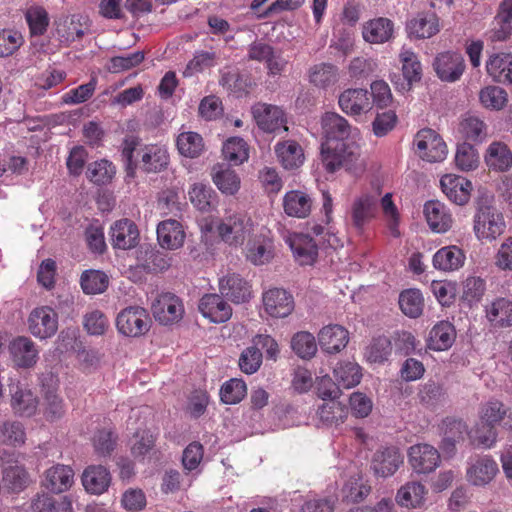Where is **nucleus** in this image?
Segmentation results:
<instances>
[{
    "label": "nucleus",
    "instance_id": "f257e3e1",
    "mask_svg": "<svg viewBox=\"0 0 512 512\" xmlns=\"http://www.w3.org/2000/svg\"><path fill=\"white\" fill-rule=\"evenodd\" d=\"M360 156V147L354 140L343 142L324 141L321 144L322 164L326 171L330 173L340 168L353 173L362 171L364 163Z\"/></svg>",
    "mask_w": 512,
    "mask_h": 512
},
{
    "label": "nucleus",
    "instance_id": "f03ea898",
    "mask_svg": "<svg viewBox=\"0 0 512 512\" xmlns=\"http://www.w3.org/2000/svg\"><path fill=\"white\" fill-rule=\"evenodd\" d=\"M506 229L503 214L494 205L492 195L483 194L476 200V210L473 218V230L479 240L494 241Z\"/></svg>",
    "mask_w": 512,
    "mask_h": 512
},
{
    "label": "nucleus",
    "instance_id": "7ed1b4c3",
    "mask_svg": "<svg viewBox=\"0 0 512 512\" xmlns=\"http://www.w3.org/2000/svg\"><path fill=\"white\" fill-rule=\"evenodd\" d=\"M326 384H330V379L322 380L319 393L322 399L329 398L328 402H324L317 409L319 421L327 427H338L343 424L349 414L346 405L335 399L338 397V388H325Z\"/></svg>",
    "mask_w": 512,
    "mask_h": 512
},
{
    "label": "nucleus",
    "instance_id": "20e7f679",
    "mask_svg": "<svg viewBox=\"0 0 512 512\" xmlns=\"http://www.w3.org/2000/svg\"><path fill=\"white\" fill-rule=\"evenodd\" d=\"M253 231V222L246 214L234 213L224 217L217 226L221 240L229 246H241Z\"/></svg>",
    "mask_w": 512,
    "mask_h": 512
},
{
    "label": "nucleus",
    "instance_id": "39448f33",
    "mask_svg": "<svg viewBox=\"0 0 512 512\" xmlns=\"http://www.w3.org/2000/svg\"><path fill=\"white\" fill-rule=\"evenodd\" d=\"M152 320L148 311L140 306H129L122 309L116 318L119 333L127 337H140L151 328Z\"/></svg>",
    "mask_w": 512,
    "mask_h": 512
},
{
    "label": "nucleus",
    "instance_id": "423d86ee",
    "mask_svg": "<svg viewBox=\"0 0 512 512\" xmlns=\"http://www.w3.org/2000/svg\"><path fill=\"white\" fill-rule=\"evenodd\" d=\"M419 157L427 162L443 161L448 153L447 145L442 137L434 130L427 128L417 132L414 138Z\"/></svg>",
    "mask_w": 512,
    "mask_h": 512
},
{
    "label": "nucleus",
    "instance_id": "0eeeda50",
    "mask_svg": "<svg viewBox=\"0 0 512 512\" xmlns=\"http://www.w3.org/2000/svg\"><path fill=\"white\" fill-rule=\"evenodd\" d=\"M151 310L156 321L162 325L179 322L184 314L180 298L172 293H162L152 302Z\"/></svg>",
    "mask_w": 512,
    "mask_h": 512
},
{
    "label": "nucleus",
    "instance_id": "6e6552de",
    "mask_svg": "<svg viewBox=\"0 0 512 512\" xmlns=\"http://www.w3.org/2000/svg\"><path fill=\"white\" fill-rule=\"evenodd\" d=\"M28 329L39 339L51 338L58 330V314L49 306L34 308L28 317Z\"/></svg>",
    "mask_w": 512,
    "mask_h": 512
},
{
    "label": "nucleus",
    "instance_id": "1a4fd4ad",
    "mask_svg": "<svg viewBox=\"0 0 512 512\" xmlns=\"http://www.w3.org/2000/svg\"><path fill=\"white\" fill-rule=\"evenodd\" d=\"M251 112L257 126L264 132L273 133L288 130L284 111L272 104L256 103L252 106Z\"/></svg>",
    "mask_w": 512,
    "mask_h": 512
},
{
    "label": "nucleus",
    "instance_id": "9d476101",
    "mask_svg": "<svg viewBox=\"0 0 512 512\" xmlns=\"http://www.w3.org/2000/svg\"><path fill=\"white\" fill-rule=\"evenodd\" d=\"M433 68L437 77L448 83L458 81L465 71V61L461 54L446 51L439 53L434 61Z\"/></svg>",
    "mask_w": 512,
    "mask_h": 512
},
{
    "label": "nucleus",
    "instance_id": "9b49d317",
    "mask_svg": "<svg viewBox=\"0 0 512 512\" xmlns=\"http://www.w3.org/2000/svg\"><path fill=\"white\" fill-rule=\"evenodd\" d=\"M399 59L402 64L403 79L400 76L392 78V82L399 91H409L415 82H419L422 77V67L418 56L405 47L402 48Z\"/></svg>",
    "mask_w": 512,
    "mask_h": 512
},
{
    "label": "nucleus",
    "instance_id": "f8f14e48",
    "mask_svg": "<svg viewBox=\"0 0 512 512\" xmlns=\"http://www.w3.org/2000/svg\"><path fill=\"white\" fill-rule=\"evenodd\" d=\"M340 109L348 116H359L372 109V101L368 90L348 88L338 97Z\"/></svg>",
    "mask_w": 512,
    "mask_h": 512
},
{
    "label": "nucleus",
    "instance_id": "ddd939ff",
    "mask_svg": "<svg viewBox=\"0 0 512 512\" xmlns=\"http://www.w3.org/2000/svg\"><path fill=\"white\" fill-rule=\"evenodd\" d=\"M408 457L411 467L417 473H430L440 463L438 450L426 443L411 446L408 451Z\"/></svg>",
    "mask_w": 512,
    "mask_h": 512
},
{
    "label": "nucleus",
    "instance_id": "4468645a",
    "mask_svg": "<svg viewBox=\"0 0 512 512\" xmlns=\"http://www.w3.org/2000/svg\"><path fill=\"white\" fill-rule=\"evenodd\" d=\"M321 126L325 141H350V137L357 132L356 128L353 129L348 121L336 112H326L321 118Z\"/></svg>",
    "mask_w": 512,
    "mask_h": 512
},
{
    "label": "nucleus",
    "instance_id": "2eb2a0df",
    "mask_svg": "<svg viewBox=\"0 0 512 512\" xmlns=\"http://www.w3.org/2000/svg\"><path fill=\"white\" fill-rule=\"evenodd\" d=\"M402 463L403 457L398 448L380 447L373 454L371 468L375 475L388 477L393 475Z\"/></svg>",
    "mask_w": 512,
    "mask_h": 512
},
{
    "label": "nucleus",
    "instance_id": "dca6fc26",
    "mask_svg": "<svg viewBox=\"0 0 512 512\" xmlns=\"http://www.w3.org/2000/svg\"><path fill=\"white\" fill-rule=\"evenodd\" d=\"M264 309L271 317L284 318L294 309L293 296L284 289L273 288L263 294Z\"/></svg>",
    "mask_w": 512,
    "mask_h": 512
},
{
    "label": "nucleus",
    "instance_id": "f3484780",
    "mask_svg": "<svg viewBox=\"0 0 512 512\" xmlns=\"http://www.w3.org/2000/svg\"><path fill=\"white\" fill-rule=\"evenodd\" d=\"M409 37L427 39L440 31L439 18L433 12H420L406 25Z\"/></svg>",
    "mask_w": 512,
    "mask_h": 512
},
{
    "label": "nucleus",
    "instance_id": "a211bd4d",
    "mask_svg": "<svg viewBox=\"0 0 512 512\" xmlns=\"http://www.w3.org/2000/svg\"><path fill=\"white\" fill-rule=\"evenodd\" d=\"M199 310L205 318L214 323H223L232 316L230 305L218 294H206L199 303Z\"/></svg>",
    "mask_w": 512,
    "mask_h": 512
},
{
    "label": "nucleus",
    "instance_id": "6ab92c4d",
    "mask_svg": "<svg viewBox=\"0 0 512 512\" xmlns=\"http://www.w3.org/2000/svg\"><path fill=\"white\" fill-rule=\"evenodd\" d=\"M222 296L234 303H243L250 299L251 290L248 283L238 274H229L219 280Z\"/></svg>",
    "mask_w": 512,
    "mask_h": 512
},
{
    "label": "nucleus",
    "instance_id": "aec40b11",
    "mask_svg": "<svg viewBox=\"0 0 512 512\" xmlns=\"http://www.w3.org/2000/svg\"><path fill=\"white\" fill-rule=\"evenodd\" d=\"M321 349L329 354L344 349L349 341L348 331L337 324L323 327L318 334Z\"/></svg>",
    "mask_w": 512,
    "mask_h": 512
},
{
    "label": "nucleus",
    "instance_id": "412c9836",
    "mask_svg": "<svg viewBox=\"0 0 512 512\" xmlns=\"http://www.w3.org/2000/svg\"><path fill=\"white\" fill-rule=\"evenodd\" d=\"M394 24L385 17L371 19L364 23L362 35L366 42L370 44H383L393 38Z\"/></svg>",
    "mask_w": 512,
    "mask_h": 512
},
{
    "label": "nucleus",
    "instance_id": "4be33fe9",
    "mask_svg": "<svg viewBox=\"0 0 512 512\" xmlns=\"http://www.w3.org/2000/svg\"><path fill=\"white\" fill-rule=\"evenodd\" d=\"M488 75L497 83L512 85V53H496L486 61Z\"/></svg>",
    "mask_w": 512,
    "mask_h": 512
},
{
    "label": "nucleus",
    "instance_id": "5701e85b",
    "mask_svg": "<svg viewBox=\"0 0 512 512\" xmlns=\"http://www.w3.org/2000/svg\"><path fill=\"white\" fill-rule=\"evenodd\" d=\"M9 348L17 366L29 368L36 364L39 352L30 338L19 336L10 343Z\"/></svg>",
    "mask_w": 512,
    "mask_h": 512
},
{
    "label": "nucleus",
    "instance_id": "b1692460",
    "mask_svg": "<svg viewBox=\"0 0 512 512\" xmlns=\"http://www.w3.org/2000/svg\"><path fill=\"white\" fill-rule=\"evenodd\" d=\"M424 214L429 227L434 232L444 233L452 227V216L440 201H428L424 206Z\"/></svg>",
    "mask_w": 512,
    "mask_h": 512
},
{
    "label": "nucleus",
    "instance_id": "393cba45",
    "mask_svg": "<svg viewBox=\"0 0 512 512\" xmlns=\"http://www.w3.org/2000/svg\"><path fill=\"white\" fill-rule=\"evenodd\" d=\"M110 235L113 246L123 250L135 247L139 237L136 225L128 219L115 222Z\"/></svg>",
    "mask_w": 512,
    "mask_h": 512
},
{
    "label": "nucleus",
    "instance_id": "a878e982",
    "mask_svg": "<svg viewBox=\"0 0 512 512\" xmlns=\"http://www.w3.org/2000/svg\"><path fill=\"white\" fill-rule=\"evenodd\" d=\"M497 472V463L492 458L479 457L468 468L467 479L475 486H484L492 481Z\"/></svg>",
    "mask_w": 512,
    "mask_h": 512
},
{
    "label": "nucleus",
    "instance_id": "bb28decb",
    "mask_svg": "<svg viewBox=\"0 0 512 512\" xmlns=\"http://www.w3.org/2000/svg\"><path fill=\"white\" fill-rule=\"evenodd\" d=\"M487 320L494 327L512 326V300L506 297H498L485 306Z\"/></svg>",
    "mask_w": 512,
    "mask_h": 512
},
{
    "label": "nucleus",
    "instance_id": "cd10ccee",
    "mask_svg": "<svg viewBox=\"0 0 512 512\" xmlns=\"http://www.w3.org/2000/svg\"><path fill=\"white\" fill-rule=\"evenodd\" d=\"M442 191L455 204L463 205L470 197L472 184L463 177L445 175L440 181Z\"/></svg>",
    "mask_w": 512,
    "mask_h": 512
},
{
    "label": "nucleus",
    "instance_id": "c85d7f7f",
    "mask_svg": "<svg viewBox=\"0 0 512 512\" xmlns=\"http://www.w3.org/2000/svg\"><path fill=\"white\" fill-rule=\"evenodd\" d=\"M465 253L455 245H450L439 249L433 256V266L435 269L452 272L460 269L465 263Z\"/></svg>",
    "mask_w": 512,
    "mask_h": 512
},
{
    "label": "nucleus",
    "instance_id": "c756f323",
    "mask_svg": "<svg viewBox=\"0 0 512 512\" xmlns=\"http://www.w3.org/2000/svg\"><path fill=\"white\" fill-rule=\"evenodd\" d=\"M38 397L27 388L15 386L11 388V407L15 414L30 417L38 409Z\"/></svg>",
    "mask_w": 512,
    "mask_h": 512
},
{
    "label": "nucleus",
    "instance_id": "7c9ffc66",
    "mask_svg": "<svg viewBox=\"0 0 512 512\" xmlns=\"http://www.w3.org/2000/svg\"><path fill=\"white\" fill-rule=\"evenodd\" d=\"M110 482V473L102 465L89 466L82 475L83 486L91 494H102L108 489Z\"/></svg>",
    "mask_w": 512,
    "mask_h": 512
},
{
    "label": "nucleus",
    "instance_id": "2f4dec72",
    "mask_svg": "<svg viewBox=\"0 0 512 512\" xmlns=\"http://www.w3.org/2000/svg\"><path fill=\"white\" fill-rule=\"evenodd\" d=\"M484 160L490 169L505 172L512 167V152L505 143L494 141L488 146Z\"/></svg>",
    "mask_w": 512,
    "mask_h": 512
},
{
    "label": "nucleus",
    "instance_id": "473e14b6",
    "mask_svg": "<svg viewBox=\"0 0 512 512\" xmlns=\"http://www.w3.org/2000/svg\"><path fill=\"white\" fill-rule=\"evenodd\" d=\"M157 238L161 247L173 250L183 245L185 233L178 221L169 219L158 224Z\"/></svg>",
    "mask_w": 512,
    "mask_h": 512
},
{
    "label": "nucleus",
    "instance_id": "72a5a7b5",
    "mask_svg": "<svg viewBox=\"0 0 512 512\" xmlns=\"http://www.w3.org/2000/svg\"><path fill=\"white\" fill-rule=\"evenodd\" d=\"M275 153L283 167L288 170L299 168L305 160L302 147L294 140L277 143Z\"/></svg>",
    "mask_w": 512,
    "mask_h": 512
},
{
    "label": "nucleus",
    "instance_id": "f704fd0d",
    "mask_svg": "<svg viewBox=\"0 0 512 512\" xmlns=\"http://www.w3.org/2000/svg\"><path fill=\"white\" fill-rule=\"evenodd\" d=\"M73 476L69 466H53L45 472L44 486L53 493H62L71 487Z\"/></svg>",
    "mask_w": 512,
    "mask_h": 512
},
{
    "label": "nucleus",
    "instance_id": "c9c22d12",
    "mask_svg": "<svg viewBox=\"0 0 512 512\" xmlns=\"http://www.w3.org/2000/svg\"><path fill=\"white\" fill-rule=\"evenodd\" d=\"M212 178L214 184L224 194L234 195L240 188V178L225 163H218L213 166Z\"/></svg>",
    "mask_w": 512,
    "mask_h": 512
},
{
    "label": "nucleus",
    "instance_id": "e433bc0d",
    "mask_svg": "<svg viewBox=\"0 0 512 512\" xmlns=\"http://www.w3.org/2000/svg\"><path fill=\"white\" fill-rule=\"evenodd\" d=\"M308 79L313 86L326 90L338 82L339 70L330 63L315 64L308 70Z\"/></svg>",
    "mask_w": 512,
    "mask_h": 512
},
{
    "label": "nucleus",
    "instance_id": "4c0bfd02",
    "mask_svg": "<svg viewBox=\"0 0 512 512\" xmlns=\"http://www.w3.org/2000/svg\"><path fill=\"white\" fill-rule=\"evenodd\" d=\"M312 200L304 192L292 190L283 199L284 211L288 216L305 218L311 211Z\"/></svg>",
    "mask_w": 512,
    "mask_h": 512
},
{
    "label": "nucleus",
    "instance_id": "58836bf2",
    "mask_svg": "<svg viewBox=\"0 0 512 512\" xmlns=\"http://www.w3.org/2000/svg\"><path fill=\"white\" fill-rule=\"evenodd\" d=\"M334 378L336 384H332V388L350 389L357 386L362 378L361 368L355 362H340L334 369Z\"/></svg>",
    "mask_w": 512,
    "mask_h": 512
},
{
    "label": "nucleus",
    "instance_id": "ea45409f",
    "mask_svg": "<svg viewBox=\"0 0 512 512\" xmlns=\"http://www.w3.org/2000/svg\"><path fill=\"white\" fill-rule=\"evenodd\" d=\"M456 338L454 326L448 321H440L431 329L429 333L430 349L443 351L452 346Z\"/></svg>",
    "mask_w": 512,
    "mask_h": 512
},
{
    "label": "nucleus",
    "instance_id": "a19ab883",
    "mask_svg": "<svg viewBox=\"0 0 512 512\" xmlns=\"http://www.w3.org/2000/svg\"><path fill=\"white\" fill-rule=\"evenodd\" d=\"M290 247L294 256L302 265L312 264L317 258V244L309 235H296L291 240Z\"/></svg>",
    "mask_w": 512,
    "mask_h": 512
},
{
    "label": "nucleus",
    "instance_id": "79ce46f5",
    "mask_svg": "<svg viewBox=\"0 0 512 512\" xmlns=\"http://www.w3.org/2000/svg\"><path fill=\"white\" fill-rule=\"evenodd\" d=\"M426 493L427 490L423 484L419 482H409L398 490L396 501L400 506L417 508L424 503Z\"/></svg>",
    "mask_w": 512,
    "mask_h": 512
},
{
    "label": "nucleus",
    "instance_id": "37998d69",
    "mask_svg": "<svg viewBox=\"0 0 512 512\" xmlns=\"http://www.w3.org/2000/svg\"><path fill=\"white\" fill-rule=\"evenodd\" d=\"M246 258L254 265H264L273 258L272 242L265 237H256L246 246Z\"/></svg>",
    "mask_w": 512,
    "mask_h": 512
},
{
    "label": "nucleus",
    "instance_id": "c03bdc74",
    "mask_svg": "<svg viewBox=\"0 0 512 512\" xmlns=\"http://www.w3.org/2000/svg\"><path fill=\"white\" fill-rule=\"evenodd\" d=\"M375 199L370 195H362L355 199L351 208L353 226L361 230L363 226L373 217Z\"/></svg>",
    "mask_w": 512,
    "mask_h": 512
},
{
    "label": "nucleus",
    "instance_id": "a18cd8bd",
    "mask_svg": "<svg viewBox=\"0 0 512 512\" xmlns=\"http://www.w3.org/2000/svg\"><path fill=\"white\" fill-rule=\"evenodd\" d=\"M399 307L410 318H418L423 313L424 299L420 290L411 288L399 295Z\"/></svg>",
    "mask_w": 512,
    "mask_h": 512
},
{
    "label": "nucleus",
    "instance_id": "49530a36",
    "mask_svg": "<svg viewBox=\"0 0 512 512\" xmlns=\"http://www.w3.org/2000/svg\"><path fill=\"white\" fill-rule=\"evenodd\" d=\"M462 135L474 142H482L487 137V125L478 116L466 114L460 122Z\"/></svg>",
    "mask_w": 512,
    "mask_h": 512
},
{
    "label": "nucleus",
    "instance_id": "de8ad7c7",
    "mask_svg": "<svg viewBox=\"0 0 512 512\" xmlns=\"http://www.w3.org/2000/svg\"><path fill=\"white\" fill-rule=\"evenodd\" d=\"M109 284L108 276L99 270H87L81 275V287L85 294H101Z\"/></svg>",
    "mask_w": 512,
    "mask_h": 512
},
{
    "label": "nucleus",
    "instance_id": "09e8293b",
    "mask_svg": "<svg viewBox=\"0 0 512 512\" xmlns=\"http://www.w3.org/2000/svg\"><path fill=\"white\" fill-rule=\"evenodd\" d=\"M168 162L169 155L167 150L161 147H148L142 155V166L148 173L163 170L168 165Z\"/></svg>",
    "mask_w": 512,
    "mask_h": 512
},
{
    "label": "nucleus",
    "instance_id": "8fccbe9b",
    "mask_svg": "<svg viewBox=\"0 0 512 512\" xmlns=\"http://www.w3.org/2000/svg\"><path fill=\"white\" fill-rule=\"evenodd\" d=\"M177 147L181 155L196 158L204 149L203 139L195 132L181 133L177 138Z\"/></svg>",
    "mask_w": 512,
    "mask_h": 512
},
{
    "label": "nucleus",
    "instance_id": "3c124183",
    "mask_svg": "<svg viewBox=\"0 0 512 512\" xmlns=\"http://www.w3.org/2000/svg\"><path fill=\"white\" fill-rule=\"evenodd\" d=\"M0 441L4 445L19 446L25 442L23 425L18 421H3L0 423Z\"/></svg>",
    "mask_w": 512,
    "mask_h": 512
},
{
    "label": "nucleus",
    "instance_id": "603ef678",
    "mask_svg": "<svg viewBox=\"0 0 512 512\" xmlns=\"http://www.w3.org/2000/svg\"><path fill=\"white\" fill-rule=\"evenodd\" d=\"M32 512H72L71 503L66 500L56 502L48 494H38L31 502Z\"/></svg>",
    "mask_w": 512,
    "mask_h": 512
},
{
    "label": "nucleus",
    "instance_id": "864d4df0",
    "mask_svg": "<svg viewBox=\"0 0 512 512\" xmlns=\"http://www.w3.org/2000/svg\"><path fill=\"white\" fill-rule=\"evenodd\" d=\"M291 348L300 358L310 359L317 351L315 337L306 331L297 332L291 339Z\"/></svg>",
    "mask_w": 512,
    "mask_h": 512
},
{
    "label": "nucleus",
    "instance_id": "5fc2aeb1",
    "mask_svg": "<svg viewBox=\"0 0 512 512\" xmlns=\"http://www.w3.org/2000/svg\"><path fill=\"white\" fill-rule=\"evenodd\" d=\"M224 158L234 165H239L249 157L246 142L239 137L228 139L222 148Z\"/></svg>",
    "mask_w": 512,
    "mask_h": 512
},
{
    "label": "nucleus",
    "instance_id": "6e6d98bb",
    "mask_svg": "<svg viewBox=\"0 0 512 512\" xmlns=\"http://www.w3.org/2000/svg\"><path fill=\"white\" fill-rule=\"evenodd\" d=\"M117 435L110 429L97 430L92 438L94 452L99 457H108L116 448Z\"/></svg>",
    "mask_w": 512,
    "mask_h": 512
},
{
    "label": "nucleus",
    "instance_id": "4d7b16f0",
    "mask_svg": "<svg viewBox=\"0 0 512 512\" xmlns=\"http://www.w3.org/2000/svg\"><path fill=\"white\" fill-rule=\"evenodd\" d=\"M3 482L12 491H21L30 483V476L23 466L10 465L3 471Z\"/></svg>",
    "mask_w": 512,
    "mask_h": 512
},
{
    "label": "nucleus",
    "instance_id": "13d9d810",
    "mask_svg": "<svg viewBox=\"0 0 512 512\" xmlns=\"http://www.w3.org/2000/svg\"><path fill=\"white\" fill-rule=\"evenodd\" d=\"M455 164L462 171H471L479 165V155L471 144L464 142L457 146Z\"/></svg>",
    "mask_w": 512,
    "mask_h": 512
},
{
    "label": "nucleus",
    "instance_id": "bf43d9fd",
    "mask_svg": "<svg viewBox=\"0 0 512 512\" xmlns=\"http://www.w3.org/2000/svg\"><path fill=\"white\" fill-rule=\"evenodd\" d=\"M246 392L245 382L241 379L233 378L222 385L220 398L225 404H236L245 397Z\"/></svg>",
    "mask_w": 512,
    "mask_h": 512
},
{
    "label": "nucleus",
    "instance_id": "052dcab7",
    "mask_svg": "<svg viewBox=\"0 0 512 512\" xmlns=\"http://www.w3.org/2000/svg\"><path fill=\"white\" fill-rule=\"evenodd\" d=\"M213 190L203 183H195L189 190L191 203L200 211H209L213 205Z\"/></svg>",
    "mask_w": 512,
    "mask_h": 512
},
{
    "label": "nucleus",
    "instance_id": "680f3d73",
    "mask_svg": "<svg viewBox=\"0 0 512 512\" xmlns=\"http://www.w3.org/2000/svg\"><path fill=\"white\" fill-rule=\"evenodd\" d=\"M479 99L484 107L500 110L507 102V93L499 86H487L481 89Z\"/></svg>",
    "mask_w": 512,
    "mask_h": 512
},
{
    "label": "nucleus",
    "instance_id": "e2e57ef3",
    "mask_svg": "<svg viewBox=\"0 0 512 512\" xmlns=\"http://www.w3.org/2000/svg\"><path fill=\"white\" fill-rule=\"evenodd\" d=\"M115 167L108 160L91 163L87 169V177L95 184H106L113 178Z\"/></svg>",
    "mask_w": 512,
    "mask_h": 512
},
{
    "label": "nucleus",
    "instance_id": "0e129e2a",
    "mask_svg": "<svg viewBox=\"0 0 512 512\" xmlns=\"http://www.w3.org/2000/svg\"><path fill=\"white\" fill-rule=\"evenodd\" d=\"M262 359L263 355L260 349L256 346H250L242 351L238 365L243 373L251 375L259 370Z\"/></svg>",
    "mask_w": 512,
    "mask_h": 512
},
{
    "label": "nucleus",
    "instance_id": "69168bd1",
    "mask_svg": "<svg viewBox=\"0 0 512 512\" xmlns=\"http://www.w3.org/2000/svg\"><path fill=\"white\" fill-rule=\"evenodd\" d=\"M30 32L33 36L43 35L48 27V14L42 7H31L25 13Z\"/></svg>",
    "mask_w": 512,
    "mask_h": 512
},
{
    "label": "nucleus",
    "instance_id": "338daca9",
    "mask_svg": "<svg viewBox=\"0 0 512 512\" xmlns=\"http://www.w3.org/2000/svg\"><path fill=\"white\" fill-rule=\"evenodd\" d=\"M444 397V390L442 386L434 381H428L420 386L418 392V399L421 404L426 407L433 408Z\"/></svg>",
    "mask_w": 512,
    "mask_h": 512
},
{
    "label": "nucleus",
    "instance_id": "774afa93",
    "mask_svg": "<svg viewBox=\"0 0 512 512\" xmlns=\"http://www.w3.org/2000/svg\"><path fill=\"white\" fill-rule=\"evenodd\" d=\"M485 291V280L481 277L471 276L463 282L462 298L470 305H473L482 299Z\"/></svg>",
    "mask_w": 512,
    "mask_h": 512
}]
</instances>
